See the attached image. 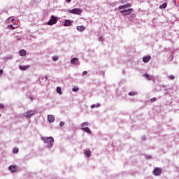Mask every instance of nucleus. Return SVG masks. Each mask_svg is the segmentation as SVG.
Returning <instances> with one entry per match:
<instances>
[{"instance_id": "1", "label": "nucleus", "mask_w": 179, "mask_h": 179, "mask_svg": "<svg viewBox=\"0 0 179 179\" xmlns=\"http://www.w3.org/2000/svg\"><path fill=\"white\" fill-rule=\"evenodd\" d=\"M42 141H44L45 143H48V148H52V145H54V138L43 137Z\"/></svg>"}, {"instance_id": "2", "label": "nucleus", "mask_w": 179, "mask_h": 179, "mask_svg": "<svg viewBox=\"0 0 179 179\" xmlns=\"http://www.w3.org/2000/svg\"><path fill=\"white\" fill-rule=\"evenodd\" d=\"M57 22H58V18L54 15H52L50 17V20L48 22V24L49 26H52V24H55L57 23Z\"/></svg>"}, {"instance_id": "3", "label": "nucleus", "mask_w": 179, "mask_h": 179, "mask_svg": "<svg viewBox=\"0 0 179 179\" xmlns=\"http://www.w3.org/2000/svg\"><path fill=\"white\" fill-rule=\"evenodd\" d=\"M69 13H73V15H80L82 13V10L80 8H74L69 10Z\"/></svg>"}, {"instance_id": "4", "label": "nucleus", "mask_w": 179, "mask_h": 179, "mask_svg": "<svg viewBox=\"0 0 179 179\" xmlns=\"http://www.w3.org/2000/svg\"><path fill=\"white\" fill-rule=\"evenodd\" d=\"M132 10H134L133 8H129L127 10H122L120 11V13H122V15H123L124 16H127L128 15H131V13H132Z\"/></svg>"}, {"instance_id": "5", "label": "nucleus", "mask_w": 179, "mask_h": 179, "mask_svg": "<svg viewBox=\"0 0 179 179\" xmlns=\"http://www.w3.org/2000/svg\"><path fill=\"white\" fill-rule=\"evenodd\" d=\"M153 173L155 176H160L162 174V169L160 168H155L153 170Z\"/></svg>"}, {"instance_id": "6", "label": "nucleus", "mask_w": 179, "mask_h": 179, "mask_svg": "<svg viewBox=\"0 0 179 179\" xmlns=\"http://www.w3.org/2000/svg\"><path fill=\"white\" fill-rule=\"evenodd\" d=\"M131 3H127L123 6H120L118 7L119 10H122V9H127V8H131Z\"/></svg>"}, {"instance_id": "7", "label": "nucleus", "mask_w": 179, "mask_h": 179, "mask_svg": "<svg viewBox=\"0 0 179 179\" xmlns=\"http://www.w3.org/2000/svg\"><path fill=\"white\" fill-rule=\"evenodd\" d=\"M71 64H72L73 65H79V59L76 57H74L71 60Z\"/></svg>"}, {"instance_id": "8", "label": "nucleus", "mask_w": 179, "mask_h": 179, "mask_svg": "<svg viewBox=\"0 0 179 179\" xmlns=\"http://www.w3.org/2000/svg\"><path fill=\"white\" fill-rule=\"evenodd\" d=\"M34 114H36V110H28L27 112V115H25V117L27 118H29V117H30L31 115H33Z\"/></svg>"}, {"instance_id": "9", "label": "nucleus", "mask_w": 179, "mask_h": 179, "mask_svg": "<svg viewBox=\"0 0 179 179\" xmlns=\"http://www.w3.org/2000/svg\"><path fill=\"white\" fill-rule=\"evenodd\" d=\"M150 59H152V57L150 56L143 57V62H144V64H148V62H149Z\"/></svg>"}, {"instance_id": "10", "label": "nucleus", "mask_w": 179, "mask_h": 179, "mask_svg": "<svg viewBox=\"0 0 179 179\" xmlns=\"http://www.w3.org/2000/svg\"><path fill=\"white\" fill-rule=\"evenodd\" d=\"M48 120L50 122H54L55 121V117L52 115H48Z\"/></svg>"}, {"instance_id": "11", "label": "nucleus", "mask_w": 179, "mask_h": 179, "mask_svg": "<svg viewBox=\"0 0 179 179\" xmlns=\"http://www.w3.org/2000/svg\"><path fill=\"white\" fill-rule=\"evenodd\" d=\"M9 170H10V171H11V173H16V171H17L16 166H15V165L10 166Z\"/></svg>"}, {"instance_id": "12", "label": "nucleus", "mask_w": 179, "mask_h": 179, "mask_svg": "<svg viewBox=\"0 0 179 179\" xmlns=\"http://www.w3.org/2000/svg\"><path fill=\"white\" fill-rule=\"evenodd\" d=\"M81 129L84 131V132H87V134H92V131H90L89 127H81Z\"/></svg>"}, {"instance_id": "13", "label": "nucleus", "mask_w": 179, "mask_h": 179, "mask_svg": "<svg viewBox=\"0 0 179 179\" xmlns=\"http://www.w3.org/2000/svg\"><path fill=\"white\" fill-rule=\"evenodd\" d=\"M64 26H72V21L66 20Z\"/></svg>"}, {"instance_id": "14", "label": "nucleus", "mask_w": 179, "mask_h": 179, "mask_svg": "<svg viewBox=\"0 0 179 179\" xmlns=\"http://www.w3.org/2000/svg\"><path fill=\"white\" fill-rule=\"evenodd\" d=\"M29 68H30V66L27 65V66H20V69H21V71H26L27 69H29Z\"/></svg>"}, {"instance_id": "15", "label": "nucleus", "mask_w": 179, "mask_h": 179, "mask_svg": "<svg viewBox=\"0 0 179 179\" xmlns=\"http://www.w3.org/2000/svg\"><path fill=\"white\" fill-rule=\"evenodd\" d=\"M78 31H85V27L84 26H77L76 27Z\"/></svg>"}, {"instance_id": "16", "label": "nucleus", "mask_w": 179, "mask_h": 179, "mask_svg": "<svg viewBox=\"0 0 179 179\" xmlns=\"http://www.w3.org/2000/svg\"><path fill=\"white\" fill-rule=\"evenodd\" d=\"M19 54L21 57H24V55H26V50H20Z\"/></svg>"}, {"instance_id": "17", "label": "nucleus", "mask_w": 179, "mask_h": 179, "mask_svg": "<svg viewBox=\"0 0 179 179\" xmlns=\"http://www.w3.org/2000/svg\"><path fill=\"white\" fill-rule=\"evenodd\" d=\"M167 8V3H164L159 6V9H166Z\"/></svg>"}, {"instance_id": "18", "label": "nucleus", "mask_w": 179, "mask_h": 179, "mask_svg": "<svg viewBox=\"0 0 179 179\" xmlns=\"http://www.w3.org/2000/svg\"><path fill=\"white\" fill-rule=\"evenodd\" d=\"M57 93H58L59 94H62V91L61 90L60 87H57Z\"/></svg>"}, {"instance_id": "19", "label": "nucleus", "mask_w": 179, "mask_h": 179, "mask_svg": "<svg viewBox=\"0 0 179 179\" xmlns=\"http://www.w3.org/2000/svg\"><path fill=\"white\" fill-rule=\"evenodd\" d=\"M85 157H90V150H88V151H85Z\"/></svg>"}, {"instance_id": "20", "label": "nucleus", "mask_w": 179, "mask_h": 179, "mask_svg": "<svg viewBox=\"0 0 179 179\" xmlns=\"http://www.w3.org/2000/svg\"><path fill=\"white\" fill-rule=\"evenodd\" d=\"M144 76L148 79V80H152V77L149 76V74H145Z\"/></svg>"}, {"instance_id": "21", "label": "nucleus", "mask_w": 179, "mask_h": 179, "mask_svg": "<svg viewBox=\"0 0 179 179\" xmlns=\"http://www.w3.org/2000/svg\"><path fill=\"white\" fill-rule=\"evenodd\" d=\"M17 152H19V148H13V152H14V153H17Z\"/></svg>"}, {"instance_id": "22", "label": "nucleus", "mask_w": 179, "mask_h": 179, "mask_svg": "<svg viewBox=\"0 0 179 179\" xmlns=\"http://www.w3.org/2000/svg\"><path fill=\"white\" fill-rule=\"evenodd\" d=\"M73 92H78L79 90V88L78 87H74L73 89H72Z\"/></svg>"}, {"instance_id": "23", "label": "nucleus", "mask_w": 179, "mask_h": 179, "mask_svg": "<svg viewBox=\"0 0 179 179\" xmlns=\"http://www.w3.org/2000/svg\"><path fill=\"white\" fill-rule=\"evenodd\" d=\"M135 94H136V92H129V96H135Z\"/></svg>"}, {"instance_id": "24", "label": "nucleus", "mask_w": 179, "mask_h": 179, "mask_svg": "<svg viewBox=\"0 0 179 179\" xmlns=\"http://www.w3.org/2000/svg\"><path fill=\"white\" fill-rule=\"evenodd\" d=\"M87 125H89V123H88V122H83V123L81 124V127H87Z\"/></svg>"}, {"instance_id": "25", "label": "nucleus", "mask_w": 179, "mask_h": 179, "mask_svg": "<svg viewBox=\"0 0 179 179\" xmlns=\"http://www.w3.org/2000/svg\"><path fill=\"white\" fill-rule=\"evenodd\" d=\"M8 27L11 30H15V27L12 26V24L8 25Z\"/></svg>"}, {"instance_id": "26", "label": "nucleus", "mask_w": 179, "mask_h": 179, "mask_svg": "<svg viewBox=\"0 0 179 179\" xmlns=\"http://www.w3.org/2000/svg\"><path fill=\"white\" fill-rule=\"evenodd\" d=\"M169 79H170V80H174V76H169Z\"/></svg>"}, {"instance_id": "27", "label": "nucleus", "mask_w": 179, "mask_h": 179, "mask_svg": "<svg viewBox=\"0 0 179 179\" xmlns=\"http://www.w3.org/2000/svg\"><path fill=\"white\" fill-rule=\"evenodd\" d=\"M52 59H53V61H58V57L57 56H54L52 57Z\"/></svg>"}, {"instance_id": "28", "label": "nucleus", "mask_w": 179, "mask_h": 179, "mask_svg": "<svg viewBox=\"0 0 179 179\" xmlns=\"http://www.w3.org/2000/svg\"><path fill=\"white\" fill-rule=\"evenodd\" d=\"M64 125H65V122H60V123H59V127H64Z\"/></svg>"}, {"instance_id": "29", "label": "nucleus", "mask_w": 179, "mask_h": 179, "mask_svg": "<svg viewBox=\"0 0 179 179\" xmlns=\"http://www.w3.org/2000/svg\"><path fill=\"white\" fill-rule=\"evenodd\" d=\"M157 98H152L151 99V103H155V101H156Z\"/></svg>"}, {"instance_id": "30", "label": "nucleus", "mask_w": 179, "mask_h": 179, "mask_svg": "<svg viewBox=\"0 0 179 179\" xmlns=\"http://www.w3.org/2000/svg\"><path fill=\"white\" fill-rule=\"evenodd\" d=\"M0 108H5V106H3L2 103H0Z\"/></svg>"}, {"instance_id": "31", "label": "nucleus", "mask_w": 179, "mask_h": 179, "mask_svg": "<svg viewBox=\"0 0 179 179\" xmlns=\"http://www.w3.org/2000/svg\"><path fill=\"white\" fill-rule=\"evenodd\" d=\"M3 73V70L0 69V76H2Z\"/></svg>"}, {"instance_id": "32", "label": "nucleus", "mask_w": 179, "mask_h": 179, "mask_svg": "<svg viewBox=\"0 0 179 179\" xmlns=\"http://www.w3.org/2000/svg\"><path fill=\"white\" fill-rule=\"evenodd\" d=\"M83 76L87 75V71H83Z\"/></svg>"}, {"instance_id": "33", "label": "nucleus", "mask_w": 179, "mask_h": 179, "mask_svg": "<svg viewBox=\"0 0 179 179\" xmlns=\"http://www.w3.org/2000/svg\"><path fill=\"white\" fill-rule=\"evenodd\" d=\"M99 41H103V38H102V36H100V37L99 38Z\"/></svg>"}, {"instance_id": "34", "label": "nucleus", "mask_w": 179, "mask_h": 179, "mask_svg": "<svg viewBox=\"0 0 179 179\" xmlns=\"http://www.w3.org/2000/svg\"><path fill=\"white\" fill-rule=\"evenodd\" d=\"M94 107H96V105H92L91 106V108H94Z\"/></svg>"}, {"instance_id": "35", "label": "nucleus", "mask_w": 179, "mask_h": 179, "mask_svg": "<svg viewBox=\"0 0 179 179\" xmlns=\"http://www.w3.org/2000/svg\"><path fill=\"white\" fill-rule=\"evenodd\" d=\"M66 2H71L72 0H66Z\"/></svg>"}, {"instance_id": "36", "label": "nucleus", "mask_w": 179, "mask_h": 179, "mask_svg": "<svg viewBox=\"0 0 179 179\" xmlns=\"http://www.w3.org/2000/svg\"><path fill=\"white\" fill-rule=\"evenodd\" d=\"M96 107H100V104L96 105Z\"/></svg>"}, {"instance_id": "37", "label": "nucleus", "mask_w": 179, "mask_h": 179, "mask_svg": "<svg viewBox=\"0 0 179 179\" xmlns=\"http://www.w3.org/2000/svg\"><path fill=\"white\" fill-rule=\"evenodd\" d=\"M12 22L15 21V19H11Z\"/></svg>"}, {"instance_id": "38", "label": "nucleus", "mask_w": 179, "mask_h": 179, "mask_svg": "<svg viewBox=\"0 0 179 179\" xmlns=\"http://www.w3.org/2000/svg\"><path fill=\"white\" fill-rule=\"evenodd\" d=\"M0 117H1V113H0Z\"/></svg>"}]
</instances>
